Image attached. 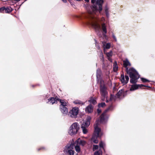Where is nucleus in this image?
Returning a JSON list of instances; mask_svg holds the SVG:
<instances>
[{"label":"nucleus","mask_w":155,"mask_h":155,"mask_svg":"<svg viewBox=\"0 0 155 155\" xmlns=\"http://www.w3.org/2000/svg\"><path fill=\"white\" fill-rule=\"evenodd\" d=\"M91 2L93 4L92 8L93 12L90 13L91 15L89 21V24L91 25L94 28L99 29L100 28V22L101 21L98 19L95 15H93L94 13L96 14V12L98 11L100 12L102 10V5L103 2V0H97L95 2V0H92Z\"/></svg>","instance_id":"f257e3e1"},{"label":"nucleus","mask_w":155,"mask_h":155,"mask_svg":"<svg viewBox=\"0 0 155 155\" xmlns=\"http://www.w3.org/2000/svg\"><path fill=\"white\" fill-rule=\"evenodd\" d=\"M112 106H110L109 108L105 110L101 116L100 120H98L96 121V124L94 125L95 130L94 134L91 139V142H93L95 143H98V141L97 140V138L100 137L103 134L102 132L99 127V125L100 123H103L104 120L105 114L109 109H111L110 108Z\"/></svg>","instance_id":"f03ea898"},{"label":"nucleus","mask_w":155,"mask_h":155,"mask_svg":"<svg viewBox=\"0 0 155 155\" xmlns=\"http://www.w3.org/2000/svg\"><path fill=\"white\" fill-rule=\"evenodd\" d=\"M79 128L78 124L77 122L74 123L70 127L68 133L71 135H74L77 133Z\"/></svg>","instance_id":"7ed1b4c3"},{"label":"nucleus","mask_w":155,"mask_h":155,"mask_svg":"<svg viewBox=\"0 0 155 155\" xmlns=\"http://www.w3.org/2000/svg\"><path fill=\"white\" fill-rule=\"evenodd\" d=\"M91 117H87L85 122H84L81 125V127L82 129L83 133L86 134L87 133V131L86 128L90 124V122Z\"/></svg>","instance_id":"20e7f679"},{"label":"nucleus","mask_w":155,"mask_h":155,"mask_svg":"<svg viewBox=\"0 0 155 155\" xmlns=\"http://www.w3.org/2000/svg\"><path fill=\"white\" fill-rule=\"evenodd\" d=\"M79 109L77 107H74L69 111V114L72 117H76L79 113Z\"/></svg>","instance_id":"39448f33"},{"label":"nucleus","mask_w":155,"mask_h":155,"mask_svg":"<svg viewBox=\"0 0 155 155\" xmlns=\"http://www.w3.org/2000/svg\"><path fill=\"white\" fill-rule=\"evenodd\" d=\"M101 93L102 96V99L104 100L105 98H106L107 102V93L106 91V88L105 86H101L100 88Z\"/></svg>","instance_id":"423d86ee"},{"label":"nucleus","mask_w":155,"mask_h":155,"mask_svg":"<svg viewBox=\"0 0 155 155\" xmlns=\"http://www.w3.org/2000/svg\"><path fill=\"white\" fill-rule=\"evenodd\" d=\"M74 145L72 144L69 145H67L66 148V151L70 155H74V151L72 150L74 148Z\"/></svg>","instance_id":"0eeeda50"},{"label":"nucleus","mask_w":155,"mask_h":155,"mask_svg":"<svg viewBox=\"0 0 155 155\" xmlns=\"http://www.w3.org/2000/svg\"><path fill=\"white\" fill-rule=\"evenodd\" d=\"M126 71L127 73L129 75L130 77L131 75L134 76L137 74L136 70L132 68H130L129 69H128V68H127Z\"/></svg>","instance_id":"6e6552de"},{"label":"nucleus","mask_w":155,"mask_h":155,"mask_svg":"<svg viewBox=\"0 0 155 155\" xmlns=\"http://www.w3.org/2000/svg\"><path fill=\"white\" fill-rule=\"evenodd\" d=\"M130 82L132 84H135L137 81V80L138 78V74L134 75V76L131 75L130 76Z\"/></svg>","instance_id":"1a4fd4ad"},{"label":"nucleus","mask_w":155,"mask_h":155,"mask_svg":"<svg viewBox=\"0 0 155 155\" xmlns=\"http://www.w3.org/2000/svg\"><path fill=\"white\" fill-rule=\"evenodd\" d=\"M129 78L128 76L125 75V78H124L123 75L121 76V81L124 84H127L129 81Z\"/></svg>","instance_id":"9d476101"},{"label":"nucleus","mask_w":155,"mask_h":155,"mask_svg":"<svg viewBox=\"0 0 155 155\" xmlns=\"http://www.w3.org/2000/svg\"><path fill=\"white\" fill-rule=\"evenodd\" d=\"M143 86V85L142 84H134L132 85L130 89V91H134L137 89L139 87H141Z\"/></svg>","instance_id":"9b49d317"},{"label":"nucleus","mask_w":155,"mask_h":155,"mask_svg":"<svg viewBox=\"0 0 155 155\" xmlns=\"http://www.w3.org/2000/svg\"><path fill=\"white\" fill-rule=\"evenodd\" d=\"M76 143L77 145H81L82 146H84L86 144V142L84 140H81L80 138H78L75 143V144Z\"/></svg>","instance_id":"f8f14e48"},{"label":"nucleus","mask_w":155,"mask_h":155,"mask_svg":"<svg viewBox=\"0 0 155 155\" xmlns=\"http://www.w3.org/2000/svg\"><path fill=\"white\" fill-rule=\"evenodd\" d=\"M103 45V47L104 50V52L105 53V49H108L110 48V43H106L105 42H102Z\"/></svg>","instance_id":"ddd939ff"},{"label":"nucleus","mask_w":155,"mask_h":155,"mask_svg":"<svg viewBox=\"0 0 155 155\" xmlns=\"http://www.w3.org/2000/svg\"><path fill=\"white\" fill-rule=\"evenodd\" d=\"M60 110L61 112L64 115H66L68 113V109L66 107H64L63 106H62L61 107Z\"/></svg>","instance_id":"4468645a"},{"label":"nucleus","mask_w":155,"mask_h":155,"mask_svg":"<svg viewBox=\"0 0 155 155\" xmlns=\"http://www.w3.org/2000/svg\"><path fill=\"white\" fill-rule=\"evenodd\" d=\"M85 111L88 113H91L93 111V107L90 105L86 107L85 109Z\"/></svg>","instance_id":"2eb2a0df"},{"label":"nucleus","mask_w":155,"mask_h":155,"mask_svg":"<svg viewBox=\"0 0 155 155\" xmlns=\"http://www.w3.org/2000/svg\"><path fill=\"white\" fill-rule=\"evenodd\" d=\"M123 64L124 67H125L127 69V66H130L131 65V64L127 60H124L123 61Z\"/></svg>","instance_id":"dca6fc26"},{"label":"nucleus","mask_w":155,"mask_h":155,"mask_svg":"<svg viewBox=\"0 0 155 155\" xmlns=\"http://www.w3.org/2000/svg\"><path fill=\"white\" fill-rule=\"evenodd\" d=\"M48 103L50 104H52L56 103L57 102V101L54 97H51L50 99H48Z\"/></svg>","instance_id":"f3484780"},{"label":"nucleus","mask_w":155,"mask_h":155,"mask_svg":"<svg viewBox=\"0 0 155 155\" xmlns=\"http://www.w3.org/2000/svg\"><path fill=\"white\" fill-rule=\"evenodd\" d=\"M58 101H59L61 103V105L60 106V108L62 106H63L64 107H66L67 105V103L66 102L64 101L63 100H61L60 99H58Z\"/></svg>","instance_id":"a211bd4d"},{"label":"nucleus","mask_w":155,"mask_h":155,"mask_svg":"<svg viewBox=\"0 0 155 155\" xmlns=\"http://www.w3.org/2000/svg\"><path fill=\"white\" fill-rule=\"evenodd\" d=\"M113 52L112 51H111L108 53H106V55L107 57L108 58V60L110 62H112V60L110 58V57H111L112 55Z\"/></svg>","instance_id":"6ab92c4d"},{"label":"nucleus","mask_w":155,"mask_h":155,"mask_svg":"<svg viewBox=\"0 0 155 155\" xmlns=\"http://www.w3.org/2000/svg\"><path fill=\"white\" fill-rule=\"evenodd\" d=\"M12 11V9L11 7H7L5 8V12L10 13Z\"/></svg>","instance_id":"aec40b11"},{"label":"nucleus","mask_w":155,"mask_h":155,"mask_svg":"<svg viewBox=\"0 0 155 155\" xmlns=\"http://www.w3.org/2000/svg\"><path fill=\"white\" fill-rule=\"evenodd\" d=\"M74 144V146L76 151L78 152H80V148L79 146H78V145H77V143L75 144Z\"/></svg>","instance_id":"412c9836"},{"label":"nucleus","mask_w":155,"mask_h":155,"mask_svg":"<svg viewBox=\"0 0 155 155\" xmlns=\"http://www.w3.org/2000/svg\"><path fill=\"white\" fill-rule=\"evenodd\" d=\"M90 104H95L96 103V101L94 99L93 97H91L89 101Z\"/></svg>","instance_id":"4be33fe9"},{"label":"nucleus","mask_w":155,"mask_h":155,"mask_svg":"<svg viewBox=\"0 0 155 155\" xmlns=\"http://www.w3.org/2000/svg\"><path fill=\"white\" fill-rule=\"evenodd\" d=\"M102 29L104 32L106 34L107 33V30L106 27L104 24H102Z\"/></svg>","instance_id":"5701e85b"},{"label":"nucleus","mask_w":155,"mask_h":155,"mask_svg":"<svg viewBox=\"0 0 155 155\" xmlns=\"http://www.w3.org/2000/svg\"><path fill=\"white\" fill-rule=\"evenodd\" d=\"M74 103L76 104H78L81 105L84 104V103L79 100H76L74 101Z\"/></svg>","instance_id":"b1692460"},{"label":"nucleus","mask_w":155,"mask_h":155,"mask_svg":"<svg viewBox=\"0 0 155 155\" xmlns=\"http://www.w3.org/2000/svg\"><path fill=\"white\" fill-rule=\"evenodd\" d=\"M124 93V91L122 90H121L118 93H117V96L119 97V96H122Z\"/></svg>","instance_id":"393cba45"},{"label":"nucleus","mask_w":155,"mask_h":155,"mask_svg":"<svg viewBox=\"0 0 155 155\" xmlns=\"http://www.w3.org/2000/svg\"><path fill=\"white\" fill-rule=\"evenodd\" d=\"M94 155H102V152L100 150L94 153Z\"/></svg>","instance_id":"a878e982"},{"label":"nucleus","mask_w":155,"mask_h":155,"mask_svg":"<svg viewBox=\"0 0 155 155\" xmlns=\"http://www.w3.org/2000/svg\"><path fill=\"white\" fill-rule=\"evenodd\" d=\"M105 11L106 14V16L108 17L109 16L108 8L107 7H106L105 8Z\"/></svg>","instance_id":"bb28decb"},{"label":"nucleus","mask_w":155,"mask_h":155,"mask_svg":"<svg viewBox=\"0 0 155 155\" xmlns=\"http://www.w3.org/2000/svg\"><path fill=\"white\" fill-rule=\"evenodd\" d=\"M105 106V104L104 103H102L98 104V107H104Z\"/></svg>","instance_id":"cd10ccee"},{"label":"nucleus","mask_w":155,"mask_h":155,"mask_svg":"<svg viewBox=\"0 0 155 155\" xmlns=\"http://www.w3.org/2000/svg\"><path fill=\"white\" fill-rule=\"evenodd\" d=\"M141 81L143 82H149V81L148 80L146 79H145L143 78H141Z\"/></svg>","instance_id":"c85d7f7f"},{"label":"nucleus","mask_w":155,"mask_h":155,"mask_svg":"<svg viewBox=\"0 0 155 155\" xmlns=\"http://www.w3.org/2000/svg\"><path fill=\"white\" fill-rule=\"evenodd\" d=\"M98 147L97 145H94L93 148V150L94 151L96 150L98 148Z\"/></svg>","instance_id":"c756f323"},{"label":"nucleus","mask_w":155,"mask_h":155,"mask_svg":"<svg viewBox=\"0 0 155 155\" xmlns=\"http://www.w3.org/2000/svg\"><path fill=\"white\" fill-rule=\"evenodd\" d=\"M5 8L4 7H3L0 8V12H3L4 11H5Z\"/></svg>","instance_id":"7c9ffc66"},{"label":"nucleus","mask_w":155,"mask_h":155,"mask_svg":"<svg viewBox=\"0 0 155 155\" xmlns=\"http://www.w3.org/2000/svg\"><path fill=\"white\" fill-rule=\"evenodd\" d=\"M110 100L112 101L114 99V95L111 94L110 97Z\"/></svg>","instance_id":"2f4dec72"},{"label":"nucleus","mask_w":155,"mask_h":155,"mask_svg":"<svg viewBox=\"0 0 155 155\" xmlns=\"http://www.w3.org/2000/svg\"><path fill=\"white\" fill-rule=\"evenodd\" d=\"M104 144L102 142H101L99 144L100 147H101L103 148Z\"/></svg>","instance_id":"473e14b6"},{"label":"nucleus","mask_w":155,"mask_h":155,"mask_svg":"<svg viewBox=\"0 0 155 155\" xmlns=\"http://www.w3.org/2000/svg\"><path fill=\"white\" fill-rule=\"evenodd\" d=\"M117 69V65H115L114 67V70L115 71H116Z\"/></svg>","instance_id":"72a5a7b5"},{"label":"nucleus","mask_w":155,"mask_h":155,"mask_svg":"<svg viewBox=\"0 0 155 155\" xmlns=\"http://www.w3.org/2000/svg\"><path fill=\"white\" fill-rule=\"evenodd\" d=\"M97 113L98 114H99L101 112V110H100V109H98L97 110Z\"/></svg>","instance_id":"f704fd0d"},{"label":"nucleus","mask_w":155,"mask_h":155,"mask_svg":"<svg viewBox=\"0 0 155 155\" xmlns=\"http://www.w3.org/2000/svg\"><path fill=\"white\" fill-rule=\"evenodd\" d=\"M113 38H114V39L115 40V41H117V40H116V39L115 37V36H113Z\"/></svg>","instance_id":"c9c22d12"},{"label":"nucleus","mask_w":155,"mask_h":155,"mask_svg":"<svg viewBox=\"0 0 155 155\" xmlns=\"http://www.w3.org/2000/svg\"><path fill=\"white\" fill-rule=\"evenodd\" d=\"M104 18H102L101 19V21H104Z\"/></svg>","instance_id":"e433bc0d"},{"label":"nucleus","mask_w":155,"mask_h":155,"mask_svg":"<svg viewBox=\"0 0 155 155\" xmlns=\"http://www.w3.org/2000/svg\"><path fill=\"white\" fill-rule=\"evenodd\" d=\"M62 1L64 2H66V0H62Z\"/></svg>","instance_id":"4c0bfd02"},{"label":"nucleus","mask_w":155,"mask_h":155,"mask_svg":"<svg viewBox=\"0 0 155 155\" xmlns=\"http://www.w3.org/2000/svg\"><path fill=\"white\" fill-rule=\"evenodd\" d=\"M85 1L87 2H89V0H85Z\"/></svg>","instance_id":"58836bf2"},{"label":"nucleus","mask_w":155,"mask_h":155,"mask_svg":"<svg viewBox=\"0 0 155 155\" xmlns=\"http://www.w3.org/2000/svg\"><path fill=\"white\" fill-rule=\"evenodd\" d=\"M114 89H115V87H114V88H113V90H114Z\"/></svg>","instance_id":"ea45409f"}]
</instances>
